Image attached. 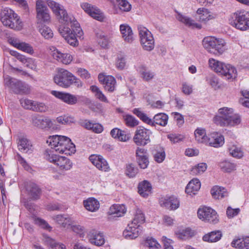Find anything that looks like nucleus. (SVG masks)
I'll list each match as a JSON object with an SVG mask.
<instances>
[{
	"instance_id": "nucleus-6",
	"label": "nucleus",
	"mask_w": 249,
	"mask_h": 249,
	"mask_svg": "<svg viewBox=\"0 0 249 249\" xmlns=\"http://www.w3.org/2000/svg\"><path fill=\"white\" fill-rule=\"evenodd\" d=\"M229 24L241 31L249 29V12L238 10L231 14L229 19Z\"/></svg>"
},
{
	"instance_id": "nucleus-9",
	"label": "nucleus",
	"mask_w": 249,
	"mask_h": 249,
	"mask_svg": "<svg viewBox=\"0 0 249 249\" xmlns=\"http://www.w3.org/2000/svg\"><path fill=\"white\" fill-rule=\"evenodd\" d=\"M45 155L46 159L58 166L60 170H68L72 167V163L69 159L56 155L54 151L46 150Z\"/></svg>"
},
{
	"instance_id": "nucleus-23",
	"label": "nucleus",
	"mask_w": 249,
	"mask_h": 249,
	"mask_svg": "<svg viewBox=\"0 0 249 249\" xmlns=\"http://www.w3.org/2000/svg\"><path fill=\"white\" fill-rule=\"evenodd\" d=\"M206 143L211 146L218 148L224 144V138L221 134L214 132L211 134L210 137L208 138Z\"/></svg>"
},
{
	"instance_id": "nucleus-31",
	"label": "nucleus",
	"mask_w": 249,
	"mask_h": 249,
	"mask_svg": "<svg viewBox=\"0 0 249 249\" xmlns=\"http://www.w3.org/2000/svg\"><path fill=\"white\" fill-rule=\"evenodd\" d=\"M54 59L60 61L64 64H68L72 61V57L71 54L67 53H62L56 50L53 53Z\"/></svg>"
},
{
	"instance_id": "nucleus-36",
	"label": "nucleus",
	"mask_w": 249,
	"mask_h": 249,
	"mask_svg": "<svg viewBox=\"0 0 249 249\" xmlns=\"http://www.w3.org/2000/svg\"><path fill=\"white\" fill-rule=\"evenodd\" d=\"M83 204L85 208L90 212H95L98 210L100 205L99 201L93 197L89 198L84 200Z\"/></svg>"
},
{
	"instance_id": "nucleus-63",
	"label": "nucleus",
	"mask_w": 249,
	"mask_h": 249,
	"mask_svg": "<svg viewBox=\"0 0 249 249\" xmlns=\"http://www.w3.org/2000/svg\"><path fill=\"white\" fill-rule=\"evenodd\" d=\"M167 138L174 143L182 141L184 139V137L183 135L177 134H170L167 135Z\"/></svg>"
},
{
	"instance_id": "nucleus-49",
	"label": "nucleus",
	"mask_w": 249,
	"mask_h": 249,
	"mask_svg": "<svg viewBox=\"0 0 249 249\" xmlns=\"http://www.w3.org/2000/svg\"><path fill=\"white\" fill-rule=\"evenodd\" d=\"M96 37L98 44L103 48H107L109 46V40L107 36H105L103 33L100 32L96 33Z\"/></svg>"
},
{
	"instance_id": "nucleus-64",
	"label": "nucleus",
	"mask_w": 249,
	"mask_h": 249,
	"mask_svg": "<svg viewBox=\"0 0 249 249\" xmlns=\"http://www.w3.org/2000/svg\"><path fill=\"white\" fill-rule=\"evenodd\" d=\"M145 243L147 245L150 249H160V245L154 238L147 239Z\"/></svg>"
},
{
	"instance_id": "nucleus-44",
	"label": "nucleus",
	"mask_w": 249,
	"mask_h": 249,
	"mask_svg": "<svg viewBox=\"0 0 249 249\" xmlns=\"http://www.w3.org/2000/svg\"><path fill=\"white\" fill-rule=\"evenodd\" d=\"M31 218L34 220V223L41 228L45 230L51 231L52 228L49 225V224L44 219L36 216L35 215L33 214L31 216Z\"/></svg>"
},
{
	"instance_id": "nucleus-13",
	"label": "nucleus",
	"mask_w": 249,
	"mask_h": 249,
	"mask_svg": "<svg viewBox=\"0 0 249 249\" xmlns=\"http://www.w3.org/2000/svg\"><path fill=\"white\" fill-rule=\"evenodd\" d=\"M3 13L1 20L4 25L13 29H18V26H20L18 23L19 19L17 18L18 15L12 10H4Z\"/></svg>"
},
{
	"instance_id": "nucleus-34",
	"label": "nucleus",
	"mask_w": 249,
	"mask_h": 249,
	"mask_svg": "<svg viewBox=\"0 0 249 249\" xmlns=\"http://www.w3.org/2000/svg\"><path fill=\"white\" fill-rule=\"evenodd\" d=\"M211 193L213 197L215 199H222L228 195V193L225 188L218 186H213L211 190Z\"/></svg>"
},
{
	"instance_id": "nucleus-56",
	"label": "nucleus",
	"mask_w": 249,
	"mask_h": 249,
	"mask_svg": "<svg viewBox=\"0 0 249 249\" xmlns=\"http://www.w3.org/2000/svg\"><path fill=\"white\" fill-rule=\"evenodd\" d=\"M178 238L181 239H186L194 235V231L189 228L183 230L178 233Z\"/></svg>"
},
{
	"instance_id": "nucleus-24",
	"label": "nucleus",
	"mask_w": 249,
	"mask_h": 249,
	"mask_svg": "<svg viewBox=\"0 0 249 249\" xmlns=\"http://www.w3.org/2000/svg\"><path fill=\"white\" fill-rule=\"evenodd\" d=\"M18 150L23 153H31L33 151V147L31 141L24 137L18 138Z\"/></svg>"
},
{
	"instance_id": "nucleus-29",
	"label": "nucleus",
	"mask_w": 249,
	"mask_h": 249,
	"mask_svg": "<svg viewBox=\"0 0 249 249\" xmlns=\"http://www.w3.org/2000/svg\"><path fill=\"white\" fill-rule=\"evenodd\" d=\"M120 30L125 42L131 43L133 41V33L131 28L128 25L121 24L120 26Z\"/></svg>"
},
{
	"instance_id": "nucleus-43",
	"label": "nucleus",
	"mask_w": 249,
	"mask_h": 249,
	"mask_svg": "<svg viewBox=\"0 0 249 249\" xmlns=\"http://www.w3.org/2000/svg\"><path fill=\"white\" fill-rule=\"evenodd\" d=\"M228 150L231 156L236 159H241L244 156V152L241 147L235 145H232L228 148Z\"/></svg>"
},
{
	"instance_id": "nucleus-42",
	"label": "nucleus",
	"mask_w": 249,
	"mask_h": 249,
	"mask_svg": "<svg viewBox=\"0 0 249 249\" xmlns=\"http://www.w3.org/2000/svg\"><path fill=\"white\" fill-rule=\"evenodd\" d=\"M220 169L224 172L230 173L235 170L236 165L228 160H224L219 163Z\"/></svg>"
},
{
	"instance_id": "nucleus-7",
	"label": "nucleus",
	"mask_w": 249,
	"mask_h": 249,
	"mask_svg": "<svg viewBox=\"0 0 249 249\" xmlns=\"http://www.w3.org/2000/svg\"><path fill=\"white\" fill-rule=\"evenodd\" d=\"M203 47L211 53L219 55L226 50V43L222 39H217L212 36H207L202 40Z\"/></svg>"
},
{
	"instance_id": "nucleus-16",
	"label": "nucleus",
	"mask_w": 249,
	"mask_h": 249,
	"mask_svg": "<svg viewBox=\"0 0 249 249\" xmlns=\"http://www.w3.org/2000/svg\"><path fill=\"white\" fill-rule=\"evenodd\" d=\"M218 115H216L213 118V122L216 125L223 127V124L228 120L229 118L233 113L232 108L223 107L218 110Z\"/></svg>"
},
{
	"instance_id": "nucleus-46",
	"label": "nucleus",
	"mask_w": 249,
	"mask_h": 249,
	"mask_svg": "<svg viewBox=\"0 0 249 249\" xmlns=\"http://www.w3.org/2000/svg\"><path fill=\"white\" fill-rule=\"evenodd\" d=\"M145 222V217L142 211L139 209H137L136 213L131 223L136 226L140 225Z\"/></svg>"
},
{
	"instance_id": "nucleus-62",
	"label": "nucleus",
	"mask_w": 249,
	"mask_h": 249,
	"mask_svg": "<svg viewBox=\"0 0 249 249\" xmlns=\"http://www.w3.org/2000/svg\"><path fill=\"white\" fill-rule=\"evenodd\" d=\"M48 211H63L65 210L64 206L58 203H50L47 205Z\"/></svg>"
},
{
	"instance_id": "nucleus-28",
	"label": "nucleus",
	"mask_w": 249,
	"mask_h": 249,
	"mask_svg": "<svg viewBox=\"0 0 249 249\" xmlns=\"http://www.w3.org/2000/svg\"><path fill=\"white\" fill-rule=\"evenodd\" d=\"M223 234L220 230H215L209 232L202 237L203 241L208 243H215L219 241L222 238Z\"/></svg>"
},
{
	"instance_id": "nucleus-32",
	"label": "nucleus",
	"mask_w": 249,
	"mask_h": 249,
	"mask_svg": "<svg viewBox=\"0 0 249 249\" xmlns=\"http://www.w3.org/2000/svg\"><path fill=\"white\" fill-rule=\"evenodd\" d=\"M168 116L164 113H159L156 114L152 119L151 126H155L156 124L165 126L168 122Z\"/></svg>"
},
{
	"instance_id": "nucleus-8",
	"label": "nucleus",
	"mask_w": 249,
	"mask_h": 249,
	"mask_svg": "<svg viewBox=\"0 0 249 249\" xmlns=\"http://www.w3.org/2000/svg\"><path fill=\"white\" fill-rule=\"evenodd\" d=\"M4 85L11 92L17 94H27L30 91L28 85L9 75L4 76Z\"/></svg>"
},
{
	"instance_id": "nucleus-21",
	"label": "nucleus",
	"mask_w": 249,
	"mask_h": 249,
	"mask_svg": "<svg viewBox=\"0 0 249 249\" xmlns=\"http://www.w3.org/2000/svg\"><path fill=\"white\" fill-rule=\"evenodd\" d=\"M32 123L35 126L41 129L51 128L53 126V123L49 118L40 116L33 117Z\"/></svg>"
},
{
	"instance_id": "nucleus-45",
	"label": "nucleus",
	"mask_w": 249,
	"mask_h": 249,
	"mask_svg": "<svg viewBox=\"0 0 249 249\" xmlns=\"http://www.w3.org/2000/svg\"><path fill=\"white\" fill-rule=\"evenodd\" d=\"M39 32L45 39H50L53 36V33L51 29L46 25L37 26Z\"/></svg>"
},
{
	"instance_id": "nucleus-50",
	"label": "nucleus",
	"mask_w": 249,
	"mask_h": 249,
	"mask_svg": "<svg viewBox=\"0 0 249 249\" xmlns=\"http://www.w3.org/2000/svg\"><path fill=\"white\" fill-rule=\"evenodd\" d=\"M194 134L196 139L197 142H206L208 137L206 135L205 129L197 128Z\"/></svg>"
},
{
	"instance_id": "nucleus-59",
	"label": "nucleus",
	"mask_w": 249,
	"mask_h": 249,
	"mask_svg": "<svg viewBox=\"0 0 249 249\" xmlns=\"http://www.w3.org/2000/svg\"><path fill=\"white\" fill-rule=\"evenodd\" d=\"M18 49L31 54H32L34 53L32 46L29 44L24 42H21L20 43Z\"/></svg>"
},
{
	"instance_id": "nucleus-10",
	"label": "nucleus",
	"mask_w": 249,
	"mask_h": 249,
	"mask_svg": "<svg viewBox=\"0 0 249 249\" xmlns=\"http://www.w3.org/2000/svg\"><path fill=\"white\" fill-rule=\"evenodd\" d=\"M36 23L38 25H46L51 21V16L47 6L42 0L36 1Z\"/></svg>"
},
{
	"instance_id": "nucleus-4",
	"label": "nucleus",
	"mask_w": 249,
	"mask_h": 249,
	"mask_svg": "<svg viewBox=\"0 0 249 249\" xmlns=\"http://www.w3.org/2000/svg\"><path fill=\"white\" fill-rule=\"evenodd\" d=\"M54 82L62 88H68L73 83L77 87L82 86L81 80L68 71L61 69L53 77Z\"/></svg>"
},
{
	"instance_id": "nucleus-53",
	"label": "nucleus",
	"mask_w": 249,
	"mask_h": 249,
	"mask_svg": "<svg viewBox=\"0 0 249 249\" xmlns=\"http://www.w3.org/2000/svg\"><path fill=\"white\" fill-rule=\"evenodd\" d=\"M58 123L63 124H70L75 123V119L72 116L63 115L59 116L56 118Z\"/></svg>"
},
{
	"instance_id": "nucleus-14",
	"label": "nucleus",
	"mask_w": 249,
	"mask_h": 249,
	"mask_svg": "<svg viewBox=\"0 0 249 249\" xmlns=\"http://www.w3.org/2000/svg\"><path fill=\"white\" fill-rule=\"evenodd\" d=\"M150 131L143 126H139L135 132L133 141L138 146H144L150 142Z\"/></svg>"
},
{
	"instance_id": "nucleus-60",
	"label": "nucleus",
	"mask_w": 249,
	"mask_h": 249,
	"mask_svg": "<svg viewBox=\"0 0 249 249\" xmlns=\"http://www.w3.org/2000/svg\"><path fill=\"white\" fill-rule=\"evenodd\" d=\"M19 101L23 107L27 109L33 110L35 101L27 98L21 99Z\"/></svg>"
},
{
	"instance_id": "nucleus-15",
	"label": "nucleus",
	"mask_w": 249,
	"mask_h": 249,
	"mask_svg": "<svg viewBox=\"0 0 249 249\" xmlns=\"http://www.w3.org/2000/svg\"><path fill=\"white\" fill-rule=\"evenodd\" d=\"M136 162L142 169L147 168L149 164V155L148 150L143 147H137L135 150Z\"/></svg>"
},
{
	"instance_id": "nucleus-35",
	"label": "nucleus",
	"mask_w": 249,
	"mask_h": 249,
	"mask_svg": "<svg viewBox=\"0 0 249 249\" xmlns=\"http://www.w3.org/2000/svg\"><path fill=\"white\" fill-rule=\"evenodd\" d=\"M231 245L238 249H249V236L234 239L231 242Z\"/></svg>"
},
{
	"instance_id": "nucleus-55",
	"label": "nucleus",
	"mask_w": 249,
	"mask_h": 249,
	"mask_svg": "<svg viewBox=\"0 0 249 249\" xmlns=\"http://www.w3.org/2000/svg\"><path fill=\"white\" fill-rule=\"evenodd\" d=\"M241 93L243 98L239 99L240 104L245 107L249 108V91L247 90H241Z\"/></svg>"
},
{
	"instance_id": "nucleus-57",
	"label": "nucleus",
	"mask_w": 249,
	"mask_h": 249,
	"mask_svg": "<svg viewBox=\"0 0 249 249\" xmlns=\"http://www.w3.org/2000/svg\"><path fill=\"white\" fill-rule=\"evenodd\" d=\"M120 9L124 12H128L131 9V5L126 0H116Z\"/></svg>"
},
{
	"instance_id": "nucleus-37",
	"label": "nucleus",
	"mask_w": 249,
	"mask_h": 249,
	"mask_svg": "<svg viewBox=\"0 0 249 249\" xmlns=\"http://www.w3.org/2000/svg\"><path fill=\"white\" fill-rule=\"evenodd\" d=\"M152 154L154 160L158 163L162 162L165 158V152L164 149L160 146H157Z\"/></svg>"
},
{
	"instance_id": "nucleus-20",
	"label": "nucleus",
	"mask_w": 249,
	"mask_h": 249,
	"mask_svg": "<svg viewBox=\"0 0 249 249\" xmlns=\"http://www.w3.org/2000/svg\"><path fill=\"white\" fill-rule=\"evenodd\" d=\"M142 227L140 225L137 226L132 225V223L128 225L126 229L123 232V235L128 239H133L137 238L142 231Z\"/></svg>"
},
{
	"instance_id": "nucleus-25",
	"label": "nucleus",
	"mask_w": 249,
	"mask_h": 249,
	"mask_svg": "<svg viewBox=\"0 0 249 249\" xmlns=\"http://www.w3.org/2000/svg\"><path fill=\"white\" fill-rule=\"evenodd\" d=\"M25 188L32 199L37 200L40 198L41 190L36 183L28 182L25 186Z\"/></svg>"
},
{
	"instance_id": "nucleus-54",
	"label": "nucleus",
	"mask_w": 249,
	"mask_h": 249,
	"mask_svg": "<svg viewBox=\"0 0 249 249\" xmlns=\"http://www.w3.org/2000/svg\"><path fill=\"white\" fill-rule=\"evenodd\" d=\"M124 118L125 124L127 126L133 127L139 124V121L131 115H125Z\"/></svg>"
},
{
	"instance_id": "nucleus-26",
	"label": "nucleus",
	"mask_w": 249,
	"mask_h": 249,
	"mask_svg": "<svg viewBox=\"0 0 249 249\" xmlns=\"http://www.w3.org/2000/svg\"><path fill=\"white\" fill-rule=\"evenodd\" d=\"M138 189V193L141 196L147 198L152 193V187L148 181L144 180L139 183Z\"/></svg>"
},
{
	"instance_id": "nucleus-41",
	"label": "nucleus",
	"mask_w": 249,
	"mask_h": 249,
	"mask_svg": "<svg viewBox=\"0 0 249 249\" xmlns=\"http://www.w3.org/2000/svg\"><path fill=\"white\" fill-rule=\"evenodd\" d=\"M241 119L239 115L233 113L230 116L228 120L223 124V126H234L241 123Z\"/></svg>"
},
{
	"instance_id": "nucleus-18",
	"label": "nucleus",
	"mask_w": 249,
	"mask_h": 249,
	"mask_svg": "<svg viewBox=\"0 0 249 249\" xmlns=\"http://www.w3.org/2000/svg\"><path fill=\"white\" fill-rule=\"evenodd\" d=\"M89 160L99 170L107 172L109 166L107 161L100 155H91L89 157Z\"/></svg>"
},
{
	"instance_id": "nucleus-51",
	"label": "nucleus",
	"mask_w": 249,
	"mask_h": 249,
	"mask_svg": "<svg viewBox=\"0 0 249 249\" xmlns=\"http://www.w3.org/2000/svg\"><path fill=\"white\" fill-rule=\"evenodd\" d=\"M133 113L142 122L151 125L152 119L149 118L146 114L141 111L139 108H134L133 110Z\"/></svg>"
},
{
	"instance_id": "nucleus-40",
	"label": "nucleus",
	"mask_w": 249,
	"mask_h": 249,
	"mask_svg": "<svg viewBox=\"0 0 249 249\" xmlns=\"http://www.w3.org/2000/svg\"><path fill=\"white\" fill-rule=\"evenodd\" d=\"M178 19L181 22L184 23L186 25L191 27L193 29L196 28L200 29L202 28L201 24L194 22L193 20L190 18L182 15H179Z\"/></svg>"
},
{
	"instance_id": "nucleus-58",
	"label": "nucleus",
	"mask_w": 249,
	"mask_h": 249,
	"mask_svg": "<svg viewBox=\"0 0 249 249\" xmlns=\"http://www.w3.org/2000/svg\"><path fill=\"white\" fill-rule=\"evenodd\" d=\"M48 107L43 103L35 101L32 111L39 112H45L48 110Z\"/></svg>"
},
{
	"instance_id": "nucleus-22",
	"label": "nucleus",
	"mask_w": 249,
	"mask_h": 249,
	"mask_svg": "<svg viewBox=\"0 0 249 249\" xmlns=\"http://www.w3.org/2000/svg\"><path fill=\"white\" fill-rule=\"evenodd\" d=\"M81 7L86 13L95 19L99 21H102L103 19V17L99 13V10L90 4L84 2L81 4Z\"/></svg>"
},
{
	"instance_id": "nucleus-38",
	"label": "nucleus",
	"mask_w": 249,
	"mask_h": 249,
	"mask_svg": "<svg viewBox=\"0 0 249 249\" xmlns=\"http://www.w3.org/2000/svg\"><path fill=\"white\" fill-rule=\"evenodd\" d=\"M139 72L141 75L142 79L146 81H148L152 79L155 75V73L148 70L147 68L143 65H142L139 67Z\"/></svg>"
},
{
	"instance_id": "nucleus-2",
	"label": "nucleus",
	"mask_w": 249,
	"mask_h": 249,
	"mask_svg": "<svg viewBox=\"0 0 249 249\" xmlns=\"http://www.w3.org/2000/svg\"><path fill=\"white\" fill-rule=\"evenodd\" d=\"M47 142H49V145L52 146V150H54L55 152L70 155L74 153L76 151L75 145L71 142V140L66 136H51Z\"/></svg>"
},
{
	"instance_id": "nucleus-30",
	"label": "nucleus",
	"mask_w": 249,
	"mask_h": 249,
	"mask_svg": "<svg viewBox=\"0 0 249 249\" xmlns=\"http://www.w3.org/2000/svg\"><path fill=\"white\" fill-rule=\"evenodd\" d=\"M201 183L196 178L192 179L187 184L185 188V192L190 195H195L200 189Z\"/></svg>"
},
{
	"instance_id": "nucleus-5",
	"label": "nucleus",
	"mask_w": 249,
	"mask_h": 249,
	"mask_svg": "<svg viewBox=\"0 0 249 249\" xmlns=\"http://www.w3.org/2000/svg\"><path fill=\"white\" fill-rule=\"evenodd\" d=\"M209 63L212 69L228 80L234 79L237 77L235 68L230 64H225L213 58L209 59Z\"/></svg>"
},
{
	"instance_id": "nucleus-1",
	"label": "nucleus",
	"mask_w": 249,
	"mask_h": 249,
	"mask_svg": "<svg viewBox=\"0 0 249 249\" xmlns=\"http://www.w3.org/2000/svg\"><path fill=\"white\" fill-rule=\"evenodd\" d=\"M47 4L59 21L64 24L58 28L59 33L70 45L78 46L77 38H80L83 34L79 23L68 15L62 5L53 0H48Z\"/></svg>"
},
{
	"instance_id": "nucleus-39",
	"label": "nucleus",
	"mask_w": 249,
	"mask_h": 249,
	"mask_svg": "<svg viewBox=\"0 0 249 249\" xmlns=\"http://www.w3.org/2000/svg\"><path fill=\"white\" fill-rule=\"evenodd\" d=\"M53 219L59 224L63 227H66L71 224L72 220L68 215L58 214L54 216Z\"/></svg>"
},
{
	"instance_id": "nucleus-33",
	"label": "nucleus",
	"mask_w": 249,
	"mask_h": 249,
	"mask_svg": "<svg viewBox=\"0 0 249 249\" xmlns=\"http://www.w3.org/2000/svg\"><path fill=\"white\" fill-rule=\"evenodd\" d=\"M126 212V208L123 204H113L109 209V213L114 217L123 216Z\"/></svg>"
},
{
	"instance_id": "nucleus-61",
	"label": "nucleus",
	"mask_w": 249,
	"mask_h": 249,
	"mask_svg": "<svg viewBox=\"0 0 249 249\" xmlns=\"http://www.w3.org/2000/svg\"><path fill=\"white\" fill-rule=\"evenodd\" d=\"M126 65V58L124 56H123L122 55H120L117 56L116 62V67L120 70H123Z\"/></svg>"
},
{
	"instance_id": "nucleus-27",
	"label": "nucleus",
	"mask_w": 249,
	"mask_h": 249,
	"mask_svg": "<svg viewBox=\"0 0 249 249\" xmlns=\"http://www.w3.org/2000/svg\"><path fill=\"white\" fill-rule=\"evenodd\" d=\"M89 240L91 243L98 246L103 245L105 243L103 233L95 230H92L89 234Z\"/></svg>"
},
{
	"instance_id": "nucleus-3",
	"label": "nucleus",
	"mask_w": 249,
	"mask_h": 249,
	"mask_svg": "<svg viewBox=\"0 0 249 249\" xmlns=\"http://www.w3.org/2000/svg\"><path fill=\"white\" fill-rule=\"evenodd\" d=\"M51 93L56 98L61 100L69 105L73 106L78 103H81L89 106V107L93 110V108L90 107V106L93 105L91 100L85 96L75 95L70 93L56 90H52Z\"/></svg>"
},
{
	"instance_id": "nucleus-47",
	"label": "nucleus",
	"mask_w": 249,
	"mask_h": 249,
	"mask_svg": "<svg viewBox=\"0 0 249 249\" xmlns=\"http://www.w3.org/2000/svg\"><path fill=\"white\" fill-rule=\"evenodd\" d=\"M139 172V169L133 163H131L126 165L125 174L129 178L135 177Z\"/></svg>"
},
{
	"instance_id": "nucleus-17",
	"label": "nucleus",
	"mask_w": 249,
	"mask_h": 249,
	"mask_svg": "<svg viewBox=\"0 0 249 249\" xmlns=\"http://www.w3.org/2000/svg\"><path fill=\"white\" fill-rule=\"evenodd\" d=\"M98 80L102 84L105 89L108 92H112L114 91L116 85V79L111 75H105L103 73L98 75Z\"/></svg>"
},
{
	"instance_id": "nucleus-11",
	"label": "nucleus",
	"mask_w": 249,
	"mask_h": 249,
	"mask_svg": "<svg viewBox=\"0 0 249 249\" xmlns=\"http://www.w3.org/2000/svg\"><path fill=\"white\" fill-rule=\"evenodd\" d=\"M198 217L205 222L216 224L219 222L216 212L210 207H203L197 210Z\"/></svg>"
},
{
	"instance_id": "nucleus-12",
	"label": "nucleus",
	"mask_w": 249,
	"mask_h": 249,
	"mask_svg": "<svg viewBox=\"0 0 249 249\" xmlns=\"http://www.w3.org/2000/svg\"><path fill=\"white\" fill-rule=\"evenodd\" d=\"M141 43L144 50L151 51L154 48V39L151 32L143 27H139Z\"/></svg>"
},
{
	"instance_id": "nucleus-52",
	"label": "nucleus",
	"mask_w": 249,
	"mask_h": 249,
	"mask_svg": "<svg viewBox=\"0 0 249 249\" xmlns=\"http://www.w3.org/2000/svg\"><path fill=\"white\" fill-rule=\"evenodd\" d=\"M207 165L205 163H200L193 167L191 170V174L197 175L201 174L207 169Z\"/></svg>"
},
{
	"instance_id": "nucleus-48",
	"label": "nucleus",
	"mask_w": 249,
	"mask_h": 249,
	"mask_svg": "<svg viewBox=\"0 0 249 249\" xmlns=\"http://www.w3.org/2000/svg\"><path fill=\"white\" fill-rule=\"evenodd\" d=\"M90 89L95 93V96L97 99L103 102L108 103L107 99L98 87L95 85L91 86Z\"/></svg>"
},
{
	"instance_id": "nucleus-19",
	"label": "nucleus",
	"mask_w": 249,
	"mask_h": 249,
	"mask_svg": "<svg viewBox=\"0 0 249 249\" xmlns=\"http://www.w3.org/2000/svg\"><path fill=\"white\" fill-rule=\"evenodd\" d=\"M161 207H165L170 210H175L179 207V201L174 196H166L160 201Z\"/></svg>"
}]
</instances>
